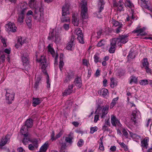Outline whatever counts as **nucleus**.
I'll return each instance as SVG.
<instances>
[{
    "label": "nucleus",
    "instance_id": "ddd939ff",
    "mask_svg": "<svg viewBox=\"0 0 152 152\" xmlns=\"http://www.w3.org/2000/svg\"><path fill=\"white\" fill-rule=\"evenodd\" d=\"M73 86L74 85L73 84H69L67 88L66 89L64 92L63 93V96H66L71 94L73 92L72 89Z\"/></svg>",
    "mask_w": 152,
    "mask_h": 152
},
{
    "label": "nucleus",
    "instance_id": "cd10ccee",
    "mask_svg": "<svg viewBox=\"0 0 152 152\" xmlns=\"http://www.w3.org/2000/svg\"><path fill=\"white\" fill-rule=\"evenodd\" d=\"M98 94L100 95L105 96L107 95L108 93V90L106 88H103L98 91Z\"/></svg>",
    "mask_w": 152,
    "mask_h": 152
},
{
    "label": "nucleus",
    "instance_id": "7ed1b4c3",
    "mask_svg": "<svg viewBox=\"0 0 152 152\" xmlns=\"http://www.w3.org/2000/svg\"><path fill=\"white\" fill-rule=\"evenodd\" d=\"M81 4V16L83 19H86L88 17L86 1L85 0H82Z\"/></svg>",
    "mask_w": 152,
    "mask_h": 152
},
{
    "label": "nucleus",
    "instance_id": "423d86ee",
    "mask_svg": "<svg viewBox=\"0 0 152 152\" xmlns=\"http://www.w3.org/2000/svg\"><path fill=\"white\" fill-rule=\"evenodd\" d=\"M75 34L77 36V39L79 42L83 44L84 42L83 38V35L82 31L80 28H77L76 29L75 31Z\"/></svg>",
    "mask_w": 152,
    "mask_h": 152
},
{
    "label": "nucleus",
    "instance_id": "603ef678",
    "mask_svg": "<svg viewBox=\"0 0 152 152\" xmlns=\"http://www.w3.org/2000/svg\"><path fill=\"white\" fill-rule=\"evenodd\" d=\"M97 129L98 128L96 126L91 127L90 128V132L91 134H93L97 130Z\"/></svg>",
    "mask_w": 152,
    "mask_h": 152
},
{
    "label": "nucleus",
    "instance_id": "4d7b16f0",
    "mask_svg": "<svg viewBox=\"0 0 152 152\" xmlns=\"http://www.w3.org/2000/svg\"><path fill=\"white\" fill-rule=\"evenodd\" d=\"M69 23H68L67 24H64L63 25V28L65 30L67 31L69 30Z\"/></svg>",
    "mask_w": 152,
    "mask_h": 152
},
{
    "label": "nucleus",
    "instance_id": "b1692460",
    "mask_svg": "<svg viewBox=\"0 0 152 152\" xmlns=\"http://www.w3.org/2000/svg\"><path fill=\"white\" fill-rule=\"evenodd\" d=\"M69 5L68 4H66L64 5L62 7V14L64 13V15H69Z\"/></svg>",
    "mask_w": 152,
    "mask_h": 152
},
{
    "label": "nucleus",
    "instance_id": "6e6d98bb",
    "mask_svg": "<svg viewBox=\"0 0 152 152\" xmlns=\"http://www.w3.org/2000/svg\"><path fill=\"white\" fill-rule=\"evenodd\" d=\"M46 74L47 75V87L48 88H49L50 87V82L49 79V75L48 74L46 73Z\"/></svg>",
    "mask_w": 152,
    "mask_h": 152
},
{
    "label": "nucleus",
    "instance_id": "f03ea898",
    "mask_svg": "<svg viewBox=\"0 0 152 152\" xmlns=\"http://www.w3.org/2000/svg\"><path fill=\"white\" fill-rule=\"evenodd\" d=\"M33 8L35 9L34 14L33 16L34 19L37 21L43 22L44 21V14L41 11L42 9L40 6H35Z\"/></svg>",
    "mask_w": 152,
    "mask_h": 152
},
{
    "label": "nucleus",
    "instance_id": "9b49d317",
    "mask_svg": "<svg viewBox=\"0 0 152 152\" xmlns=\"http://www.w3.org/2000/svg\"><path fill=\"white\" fill-rule=\"evenodd\" d=\"M111 122L112 125L114 126L117 125L121 126V125L118 120L113 115H112L111 116Z\"/></svg>",
    "mask_w": 152,
    "mask_h": 152
},
{
    "label": "nucleus",
    "instance_id": "09e8293b",
    "mask_svg": "<svg viewBox=\"0 0 152 152\" xmlns=\"http://www.w3.org/2000/svg\"><path fill=\"white\" fill-rule=\"evenodd\" d=\"M22 56H28V53H27V50L24 49L23 51L21 52Z\"/></svg>",
    "mask_w": 152,
    "mask_h": 152
},
{
    "label": "nucleus",
    "instance_id": "4c0bfd02",
    "mask_svg": "<svg viewBox=\"0 0 152 152\" xmlns=\"http://www.w3.org/2000/svg\"><path fill=\"white\" fill-rule=\"evenodd\" d=\"M135 56L134 53L131 52L130 51L129 53V55L127 56V58L129 60H130L131 59H132L134 58Z\"/></svg>",
    "mask_w": 152,
    "mask_h": 152
},
{
    "label": "nucleus",
    "instance_id": "de8ad7c7",
    "mask_svg": "<svg viewBox=\"0 0 152 152\" xmlns=\"http://www.w3.org/2000/svg\"><path fill=\"white\" fill-rule=\"evenodd\" d=\"M123 25L121 23L120 26H119L116 29V33H119L122 30V28L123 27Z\"/></svg>",
    "mask_w": 152,
    "mask_h": 152
},
{
    "label": "nucleus",
    "instance_id": "6e6552de",
    "mask_svg": "<svg viewBox=\"0 0 152 152\" xmlns=\"http://www.w3.org/2000/svg\"><path fill=\"white\" fill-rule=\"evenodd\" d=\"M6 30L9 32H15L16 31L17 27L13 23L9 22L5 25Z\"/></svg>",
    "mask_w": 152,
    "mask_h": 152
},
{
    "label": "nucleus",
    "instance_id": "0eeeda50",
    "mask_svg": "<svg viewBox=\"0 0 152 152\" xmlns=\"http://www.w3.org/2000/svg\"><path fill=\"white\" fill-rule=\"evenodd\" d=\"M116 38H114L110 40V48L109 50L110 53H113L115 52L116 47V44H118L116 41Z\"/></svg>",
    "mask_w": 152,
    "mask_h": 152
},
{
    "label": "nucleus",
    "instance_id": "20e7f679",
    "mask_svg": "<svg viewBox=\"0 0 152 152\" xmlns=\"http://www.w3.org/2000/svg\"><path fill=\"white\" fill-rule=\"evenodd\" d=\"M142 64L141 68H145L147 72L151 73L152 71L149 68V63L148 61L147 58H145L143 59L142 61Z\"/></svg>",
    "mask_w": 152,
    "mask_h": 152
},
{
    "label": "nucleus",
    "instance_id": "0e129e2a",
    "mask_svg": "<svg viewBox=\"0 0 152 152\" xmlns=\"http://www.w3.org/2000/svg\"><path fill=\"white\" fill-rule=\"evenodd\" d=\"M66 146V145L65 144H63L61 146V152H66V151L65 152L64 150V149L65 148Z\"/></svg>",
    "mask_w": 152,
    "mask_h": 152
},
{
    "label": "nucleus",
    "instance_id": "e2e57ef3",
    "mask_svg": "<svg viewBox=\"0 0 152 152\" xmlns=\"http://www.w3.org/2000/svg\"><path fill=\"white\" fill-rule=\"evenodd\" d=\"M35 147L33 144H30L28 146V148L29 150H33Z\"/></svg>",
    "mask_w": 152,
    "mask_h": 152
},
{
    "label": "nucleus",
    "instance_id": "69168bd1",
    "mask_svg": "<svg viewBox=\"0 0 152 152\" xmlns=\"http://www.w3.org/2000/svg\"><path fill=\"white\" fill-rule=\"evenodd\" d=\"M83 64L84 65L88 66L89 62L86 59H84L83 61Z\"/></svg>",
    "mask_w": 152,
    "mask_h": 152
},
{
    "label": "nucleus",
    "instance_id": "13d9d810",
    "mask_svg": "<svg viewBox=\"0 0 152 152\" xmlns=\"http://www.w3.org/2000/svg\"><path fill=\"white\" fill-rule=\"evenodd\" d=\"M64 65V63L63 61L60 60L59 63V67L61 71H62L63 67Z\"/></svg>",
    "mask_w": 152,
    "mask_h": 152
},
{
    "label": "nucleus",
    "instance_id": "5701e85b",
    "mask_svg": "<svg viewBox=\"0 0 152 152\" xmlns=\"http://www.w3.org/2000/svg\"><path fill=\"white\" fill-rule=\"evenodd\" d=\"M74 135L72 133L70 132L68 135V136L66 137L65 141L67 142L72 143V140L73 139Z\"/></svg>",
    "mask_w": 152,
    "mask_h": 152
},
{
    "label": "nucleus",
    "instance_id": "864d4df0",
    "mask_svg": "<svg viewBox=\"0 0 152 152\" xmlns=\"http://www.w3.org/2000/svg\"><path fill=\"white\" fill-rule=\"evenodd\" d=\"M104 41L103 40H102L99 41L97 45V46L98 47H101L103 46L104 45Z\"/></svg>",
    "mask_w": 152,
    "mask_h": 152
},
{
    "label": "nucleus",
    "instance_id": "774afa93",
    "mask_svg": "<svg viewBox=\"0 0 152 152\" xmlns=\"http://www.w3.org/2000/svg\"><path fill=\"white\" fill-rule=\"evenodd\" d=\"M99 115H96L94 118V123L97 122V121L99 120Z\"/></svg>",
    "mask_w": 152,
    "mask_h": 152
},
{
    "label": "nucleus",
    "instance_id": "49530a36",
    "mask_svg": "<svg viewBox=\"0 0 152 152\" xmlns=\"http://www.w3.org/2000/svg\"><path fill=\"white\" fill-rule=\"evenodd\" d=\"M132 137L135 140V141L139 140L140 138L139 136L135 134H133L132 135Z\"/></svg>",
    "mask_w": 152,
    "mask_h": 152
},
{
    "label": "nucleus",
    "instance_id": "4468645a",
    "mask_svg": "<svg viewBox=\"0 0 152 152\" xmlns=\"http://www.w3.org/2000/svg\"><path fill=\"white\" fill-rule=\"evenodd\" d=\"M41 78L42 77L40 76L35 77V83L34 87V88L35 89H37L39 88V85L41 84Z\"/></svg>",
    "mask_w": 152,
    "mask_h": 152
},
{
    "label": "nucleus",
    "instance_id": "f704fd0d",
    "mask_svg": "<svg viewBox=\"0 0 152 152\" xmlns=\"http://www.w3.org/2000/svg\"><path fill=\"white\" fill-rule=\"evenodd\" d=\"M139 83L141 85L145 86L149 83V81L147 79H144L140 80Z\"/></svg>",
    "mask_w": 152,
    "mask_h": 152
},
{
    "label": "nucleus",
    "instance_id": "bf43d9fd",
    "mask_svg": "<svg viewBox=\"0 0 152 152\" xmlns=\"http://www.w3.org/2000/svg\"><path fill=\"white\" fill-rule=\"evenodd\" d=\"M123 4H122L121 2H115L114 3L113 6L115 7H117L118 8V6H121Z\"/></svg>",
    "mask_w": 152,
    "mask_h": 152
},
{
    "label": "nucleus",
    "instance_id": "f3484780",
    "mask_svg": "<svg viewBox=\"0 0 152 152\" xmlns=\"http://www.w3.org/2000/svg\"><path fill=\"white\" fill-rule=\"evenodd\" d=\"M74 37H72L70 41L67 44L66 47L67 49L70 50H72V48H74L75 44L74 42Z\"/></svg>",
    "mask_w": 152,
    "mask_h": 152
},
{
    "label": "nucleus",
    "instance_id": "f257e3e1",
    "mask_svg": "<svg viewBox=\"0 0 152 152\" xmlns=\"http://www.w3.org/2000/svg\"><path fill=\"white\" fill-rule=\"evenodd\" d=\"M33 125V120L31 118L27 119L25 122V125L22 126L21 129V133L23 135L24 138L23 142L26 145L28 141H30V135L27 132L28 128H31Z\"/></svg>",
    "mask_w": 152,
    "mask_h": 152
},
{
    "label": "nucleus",
    "instance_id": "a18cd8bd",
    "mask_svg": "<svg viewBox=\"0 0 152 152\" xmlns=\"http://www.w3.org/2000/svg\"><path fill=\"white\" fill-rule=\"evenodd\" d=\"M31 19L28 18L26 20V23L27 26L29 27H30L31 25Z\"/></svg>",
    "mask_w": 152,
    "mask_h": 152
},
{
    "label": "nucleus",
    "instance_id": "393cba45",
    "mask_svg": "<svg viewBox=\"0 0 152 152\" xmlns=\"http://www.w3.org/2000/svg\"><path fill=\"white\" fill-rule=\"evenodd\" d=\"M49 146V142H46L40 148L39 152H46Z\"/></svg>",
    "mask_w": 152,
    "mask_h": 152
},
{
    "label": "nucleus",
    "instance_id": "39448f33",
    "mask_svg": "<svg viewBox=\"0 0 152 152\" xmlns=\"http://www.w3.org/2000/svg\"><path fill=\"white\" fill-rule=\"evenodd\" d=\"M6 94L5 95L6 99L8 100V103L10 104L12 103L11 102L13 101L14 98V94L11 91L7 89H6Z\"/></svg>",
    "mask_w": 152,
    "mask_h": 152
},
{
    "label": "nucleus",
    "instance_id": "a211bd4d",
    "mask_svg": "<svg viewBox=\"0 0 152 152\" xmlns=\"http://www.w3.org/2000/svg\"><path fill=\"white\" fill-rule=\"evenodd\" d=\"M63 134V132L62 131H61L58 133L57 134L56 136L55 137V132L54 131L52 132L51 135V140L52 141L56 140V139L59 138Z\"/></svg>",
    "mask_w": 152,
    "mask_h": 152
},
{
    "label": "nucleus",
    "instance_id": "9d476101",
    "mask_svg": "<svg viewBox=\"0 0 152 152\" xmlns=\"http://www.w3.org/2000/svg\"><path fill=\"white\" fill-rule=\"evenodd\" d=\"M128 37L127 34L122 35L120 36L119 38H116V42L119 44V42L124 44L128 41L127 37Z\"/></svg>",
    "mask_w": 152,
    "mask_h": 152
},
{
    "label": "nucleus",
    "instance_id": "4be33fe9",
    "mask_svg": "<svg viewBox=\"0 0 152 152\" xmlns=\"http://www.w3.org/2000/svg\"><path fill=\"white\" fill-rule=\"evenodd\" d=\"M8 135H7L5 137H2L1 141L0 142V148L5 145L9 141V139L7 138Z\"/></svg>",
    "mask_w": 152,
    "mask_h": 152
},
{
    "label": "nucleus",
    "instance_id": "37998d69",
    "mask_svg": "<svg viewBox=\"0 0 152 152\" xmlns=\"http://www.w3.org/2000/svg\"><path fill=\"white\" fill-rule=\"evenodd\" d=\"M112 23L115 26H120L121 24L118 21H117L113 19H112Z\"/></svg>",
    "mask_w": 152,
    "mask_h": 152
},
{
    "label": "nucleus",
    "instance_id": "c85d7f7f",
    "mask_svg": "<svg viewBox=\"0 0 152 152\" xmlns=\"http://www.w3.org/2000/svg\"><path fill=\"white\" fill-rule=\"evenodd\" d=\"M136 111H134L133 112L132 115V116L131 120V121L133 122V124L134 125L138 123L136 118Z\"/></svg>",
    "mask_w": 152,
    "mask_h": 152
},
{
    "label": "nucleus",
    "instance_id": "7c9ffc66",
    "mask_svg": "<svg viewBox=\"0 0 152 152\" xmlns=\"http://www.w3.org/2000/svg\"><path fill=\"white\" fill-rule=\"evenodd\" d=\"M74 78V75L72 74H68L67 76L65 78L64 80V82L67 83Z\"/></svg>",
    "mask_w": 152,
    "mask_h": 152
},
{
    "label": "nucleus",
    "instance_id": "f8f14e48",
    "mask_svg": "<svg viewBox=\"0 0 152 152\" xmlns=\"http://www.w3.org/2000/svg\"><path fill=\"white\" fill-rule=\"evenodd\" d=\"M109 106H106L104 107L101 111H100L98 114L101 116V118H102L105 117V115H107L108 112Z\"/></svg>",
    "mask_w": 152,
    "mask_h": 152
},
{
    "label": "nucleus",
    "instance_id": "a878e982",
    "mask_svg": "<svg viewBox=\"0 0 152 152\" xmlns=\"http://www.w3.org/2000/svg\"><path fill=\"white\" fill-rule=\"evenodd\" d=\"M145 30L144 28H140L139 29H135L133 31V32L134 33H138L137 36L139 35L141 36H143L145 35L146 34L145 32H144Z\"/></svg>",
    "mask_w": 152,
    "mask_h": 152
},
{
    "label": "nucleus",
    "instance_id": "e433bc0d",
    "mask_svg": "<svg viewBox=\"0 0 152 152\" xmlns=\"http://www.w3.org/2000/svg\"><path fill=\"white\" fill-rule=\"evenodd\" d=\"M28 56H22V60L23 62V65L26 64V65H27L28 63Z\"/></svg>",
    "mask_w": 152,
    "mask_h": 152
},
{
    "label": "nucleus",
    "instance_id": "dca6fc26",
    "mask_svg": "<svg viewBox=\"0 0 152 152\" xmlns=\"http://www.w3.org/2000/svg\"><path fill=\"white\" fill-rule=\"evenodd\" d=\"M149 141V138L148 137H146L141 142V146L142 147V149L144 150L145 148L147 149L148 147V142Z\"/></svg>",
    "mask_w": 152,
    "mask_h": 152
},
{
    "label": "nucleus",
    "instance_id": "c756f323",
    "mask_svg": "<svg viewBox=\"0 0 152 152\" xmlns=\"http://www.w3.org/2000/svg\"><path fill=\"white\" fill-rule=\"evenodd\" d=\"M74 83L75 84V85L80 88L81 86V81L80 78L79 77L76 78Z\"/></svg>",
    "mask_w": 152,
    "mask_h": 152
},
{
    "label": "nucleus",
    "instance_id": "5fc2aeb1",
    "mask_svg": "<svg viewBox=\"0 0 152 152\" xmlns=\"http://www.w3.org/2000/svg\"><path fill=\"white\" fill-rule=\"evenodd\" d=\"M94 61L95 63H97L99 61V58L98 56V54H96L94 56Z\"/></svg>",
    "mask_w": 152,
    "mask_h": 152
},
{
    "label": "nucleus",
    "instance_id": "c03bdc74",
    "mask_svg": "<svg viewBox=\"0 0 152 152\" xmlns=\"http://www.w3.org/2000/svg\"><path fill=\"white\" fill-rule=\"evenodd\" d=\"M131 80L130 82V83H131L133 82L135 83H137V79L135 77L132 76H131Z\"/></svg>",
    "mask_w": 152,
    "mask_h": 152
},
{
    "label": "nucleus",
    "instance_id": "473e14b6",
    "mask_svg": "<svg viewBox=\"0 0 152 152\" xmlns=\"http://www.w3.org/2000/svg\"><path fill=\"white\" fill-rule=\"evenodd\" d=\"M48 52H50L53 57L55 56V52L54 49L52 48V45L49 44L48 46Z\"/></svg>",
    "mask_w": 152,
    "mask_h": 152
},
{
    "label": "nucleus",
    "instance_id": "8fccbe9b",
    "mask_svg": "<svg viewBox=\"0 0 152 152\" xmlns=\"http://www.w3.org/2000/svg\"><path fill=\"white\" fill-rule=\"evenodd\" d=\"M84 143V141L83 140L80 139L77 142V145L79 147H81L83 145Z\"/></svg>",
    "mask_w": 152,
    "mask_h": 152
},
{
    "label": "nucleus",
    "instance_id": "aec40b11",
    "mask_svg": "<svg viewBox=\"0 0 152 152\" xmlns=\"http://www.w3.org/2000/svg\"><path fill=\"white\" fill-rule=\"evenodd\" d=\"M41 63L40 66L42 69H45L46 67V59L44 56H41V58L38 61Z\"/></svg>",
    "mask_w": 152,
    "mask_h": 152
},
{
    "label": "nucleus",
    "instance_id": "ea45409f",
    "mask_svg": "<svg viewBox=\"0 0 152 152\" xmlns=\"http://www.w3.org/2000/svg\"><path fill=\"white\" fill-rule=\"evenodd\" d=\"M125 6L126 7L131 8L133 6V4L129 0H126L125 2Z\"/></svg>",
    "mask_w": 152,
    "mask_h": 152
},
{
    "label": "nucleus",
    "instance_id": "6ab92c4d",
    "mask_svg": "<svg viewBox=\"0 0 152 152\" xmlns=\"http://www.w3.org/2000/svg\"><path fill=\"white\" fill-rule=\"evenodd\" d=\"M43 99L42 98H33L32 105L34 107H36L42 101Z\"/></svg>",
    "mask_w": 152,
    "mask_h": 152
},
{
    "label": "nucleus",
    "instance_id": "3c124183",
    "mask_svg": "<svg viewBox=\"0 0 152 152\" xmlns=\"http://www.w3.org/2000/svg\"><path fill=\"white\" fill-rule=\"evenodd\" d=\"M122 132L124 136L126 138H128V137L129 134L125 129H123Z\"/></svg>",
    "mask_w": 152,
    "mask_h": 152
},
{
    "label": "nucleus",
    "instance_id": "2eb2a0df",
    "mask_svg": "<svg viewBox=\"0 0 152 152\" xmlns=\"http://www.w3.org/2000/svg\"><path fill=\"white\" fill-rule=\"evenodd\" d=\"M26 39L24 38H23L21 37H19L17 43L15 45V47L17 48H20L23 44L26 42Z\"/></svg>",
    "mask_w": 152,
    "mask_h": 152
},
{
    "label": "nucleus",
    "instance_id": "412c9836",
    "mask_svg": "<svg viewBox=\"0 0 152 152\" xmlns=\"http://www.w3.org/2000/svg\"><path fill=\"white\" fill-rule=\"evenodd\" d=\"M68 15H64V13H63V14H62V17L61 18V21L62 22L70 23V19L69 17L68 16Z\"/></svg>",
    "mask_w": 152,
    "mask_h": 152
},
{
    "label": "nucleus",
    "instance_id": "72a5a7b5",
    "mask_svg": "<svg viewBox=\"0 0 152 152\" xmlns=\"http://www.w3.org/2000/svg\"><path fill=\"white\" fill-rule=\"evenodd\" d=\"M29 6L31 8H33L35 6H39V3L36 1L35 0H30Z\"/></svg>",
    "mask_w": 152,
    "mask_h": 152
},
{
    "label": "nucleus",
    "instance_id": "58836bf2",
    "mask_svg": "<svg viewBox=\"0 0 152 152\" xmlns=\"http://www.w3.org/2000/svg\"><path fill=\"white\" fill-rule=\"evenodd\" d=\"M32 143V144H33L35 147V148H37L38 146V141L37 140L35 139L31 141Z\"/></svg>",
    "mask_w": 152,
    "mask_h": 152
},
{
    "label": "nucleus",
    "instance_id": "052dcab7",
    "mask_svg": "<svg viewBox=\"0 0 152 152\" xmlns=\"http://www.w3.org/2000/svg\"><path fill=\"white\" fill-rule=\"evenodd\" d=\"M121 146L122 148H123L125 151L128 150V148L127 146L123 142H122V144L121 145Z\"/></svg>",
    "mask_w": 152,
    "mask_h": 152
},
{
    "label": "nucleus",
    "instance_id": "79ce46f5",
    "mask_svg": "<svg viewBox=\"0 0 152 152\" xmlns=\"http://www.w3.org/2000/svg\"><path fill=\"white\" fill-rule=\"evenodd\" d=\"M5 56L4 54L1 55L0 57V64L3 63L5 61Z\"/></svg>",
    "mask_w": 152,
    "mask_h": 152
},
{
    "label": "nucleus",
    "instance_id": "c9c22d12",
    "mask_svg": "<svg viewBox=\"0 0 152 152\" xmlns=\"http://www.w3.org/2000/svg\"><path fill=\"white\" fill-rule=\"evenodd\" d=\"M142 4L143 5L144 7L147 9H149V7L148 4V1L147 0H141Z\"/></svg>",
    "mask_w": 152,
    "mask_h": 152
},
{
    "label": "nucleus",
    "instance_id": "1a4fd4ad",
    "mask_svg": "<svg viewBox=\"0 0 152 152\" xmlns=\"http://www.w3.org/2000/svg\"><path fill=\"white\" fill-rule=\"evenodd\" d=\"M48 39L49 40H53L54 39L55 42L56 43L59 42L60 40L58 34H55L54 36L53 31L52 32L50 33L48 37Z\"/></svg>",
    "mask_w": 152,
    "mask_h": 152
},
{
    "label": "nucleus",
    "instance_id": "a19ab883",
    "mask_svg": "<svg viewBox=\"0 0 152 152\" xmlns=\"http://www.w3.org/2000/svg\"><path fill=\"white\" fill-rule=\"evenodd\" d=\"M110 80V86L111 88H114L116 86V84L114 82V79L113 78H112Z\"/></svg>",
    "mask_w": 152,
    "mask_h": 152
},
{
    "label": "nucleus",
    "instance_id": "338daca9",
    "mask_svg": "<svg viewBox=\"0 0 152 152\" xmlns=\"http://www.w3.org/2000/svg\"><path fill=\"white\" fill-rule=\"evenodd\" d=\"M18 152H25V150L21 147H19L17 149Z\"/></svg>",
    "mask_w": 152,
    "mask_h": 152
},
{
    "label": "nucleus",
    "instance_id": "2f4dec72",
    "mask_svg": "<svg viewBox=\"0 0 152 152\" xmlns=\"http://www.w3.org/2000/svg\"><path fill=\"white\" fill-rule=\"evenodd\" d=\"M72 21L74 26H77L78 25L79 19L75 15H72Z\"/></svg>",
    "mask_w": 152,
    "mask_h": 152
},
{
    "label": "nucleus",
    "instance_id": "bb28decb",
    "mask_svg": "<svg viewBox=\"0 0 152 152\" xmlns=\"http://www.w3.org/2000/svg\"><path fill=\"white\" fill-rule=\"evenodd\" d=\"M24 10H23L18 15V21L21 23L23 22V19L24 18Z\"/></svg>",
    "mask_w": 152,
    "mask_h": 152
},
{
    "label": "nucleus",
    "instance_id": "680f3d73",
    "mask_svg": "<svg viewBox=\"0 0 152 152\" xmlns=\"http://www.w3.org/2000/svg\"><path fill=\"white\" fill-rule=\"evenodd\" d=\"M102 33V29H100L97 32L98 36L97 38L98 39L101 36V34Z\"/></svg>",
    "mask_w": 152,
    "mask_h": 152
}]
</instances>
